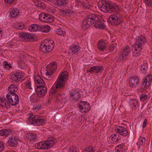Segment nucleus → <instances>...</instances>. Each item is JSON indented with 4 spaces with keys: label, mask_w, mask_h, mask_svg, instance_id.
Returning <instances> with one entry per match:
<instances>
[{
    "label": "nucleus",
    "mask_w": 152,
    "mask_h": 152,
    "mask_svg": "<svg viewBox=\"0 0 152 152\" xmlns=\"http://www.w3.org/2000/svg\"><path fill=\"white\" fill-rule=\"evenodd\" d=\"M17 87L11 85L8 87L9 92L6 95L7 100L5 98L0 99V104L7 109L10 107V105L15 106L19 103V99L18 96L15 93L18 91Z\"/></svg>",
    "instance_id": "1"
},
{
    "label": "nucleus",
    "mask_w": 152,
    "mask_h": 152,
    "mask_svg": "<svg viewBox=\"0 0 152 152\" xmlns=\"http://www.w3.org/2000/svg\"><path fill=\"white\" fill-rule=\"evenodd\" d=\"M67 76V72H64L61 73L59 77H58L56 83L51 89L50 94L59 95L60 93L63 91Z\"/></svg>",
    "instance_id": "2"
},
{
    "label": "nucleus",
    "mask_w": 152,
    "mask_h": 152,
    "mask_svg": "<svg viewBox=\"0 0 152 152\" xmlns=\"http://www.w3.org/2000/svg\"><path fill=\"white\" fill-rule=\"evenodd\" d=\"M100 10L104 12H117L119 9L118 6L110 1H102L98 4Z\"/></svg>",
    "instance_id": "3"
},
{
    "label": "nucleus",
    "mask_w": 152,
    "mask_h": 152,
    "mask_svg": "<svg viewBox=\"0 0 152 152\" xmlns=\"http://www.w3.org/2000/svg\"><path fill=\"white\" fill-rule=\"evenodd\" d=\"M100 16L95 14H92L86 16L82 23L83 28L86 30L90 27L96 21L99 20Z\"/></svg>",
    "instance_id": "4"
},
{
    "label": "nucleus",
    "mask_w": 152,
    "mask_h": 152,
    "mask_svg": "<svg viewBox=\"0 0 152 152\" xmlns=\"http://www.w3.org/2000/svg\"><path fill=\"white\" fill-rule=\"evenodd\" d=\"M57 140L53 137L48 138L47 140L43 142H37L35 145L36 148L39 149H48L56 143Z\"/></svg>",
    "instance_id": "5"
},
{
    "label": "nucleus",
    "mask_w": 152,
    "mask_h": 152,
    "mask_svg": "<svg viewBox=\"0 0 152 152\" xmlns=\"http://www.w3.org/2000/svg\"><path fill=\"white\" fill-rule=\"evenodd\" d=\"M28 121L31 124L35 126H40L45 124L47 121L46 119L40 115L32 114L29 117Z\"/></svg>",
    "instance_id": "6"
},
{
    "label": "nucleus",
    "mask_w": 152,
    "mask_h": 152,
    "mask_svg": "<svg viewBox=\"0 0 152 152\" xmlns=\"http://www.w3.org/2000/svg\"><path fill=\"white\" fill-rule=\"evenodd\" d=\"M54 47L53 40L46 39L45 42L42 43L40 46V50L44 53H47L51 51Z\"/></svg>",
    "instance_id": "7"
},
{
    "label": "nucleus",
    "mask_w": 152,
    "mask_h": 152,
    "mask_svg": "<svg viewBox=\"0 0 152 152\" xmlns=\"http://www.w3.org/2000/svg\"><path fill=\"white\" fill-rule=\"evenodd\" d=\"M152 82V75L148 74L147 76L143 79V80L141 83V89L145 90L149 87Z\"/></svg>",
    "instance_id": "8"
},
{
    "label": "nucleus",
    "mask_w": 152,
    "mask_h": 152,
    "mask_svg": "<svg viewBox=\"0 0 152 152\" xmlns=\"http://www.w3.org/2000/svg\"><path fill=\"white\" fill-rule=\"evenodd\" d=\"M39 18L40 21L45 23H51L54 20V18L52 15L44 13H42L40 14Z\"/></svg>",
    "instance_id": "9"
},
{
    "label": "nucleus",
    "mask_w": 152,
    "mask_h": 152,
    "mask_svg": "<svg viewBox=\"0 0 152 152\" xmlns=\"http://www.w3.org/2000/svg\"><path fill=\"white\" fill-rule=\"evenodd\" d=\"M107 21L109 23L114 26L119 25L121 22L120 18L115 15L110 16L108 19Z\"/></svg>",
    "instance_id": "10"
},
{
    "label": "nucleus",
    "mask_w": 152,
    "mask_h": 152,
    "mask_svg": "<svg viewBox=\"0 0 152 152\" xmlns=\"http://www.w3.org/2000/svg\"><path fill=\"white\" fill-rule=\"evenodd\" d=\"M47 70L46 73L47 76H50L53 72L57 69V65L56 62H52L47 66Z\"/></svg>",
    "instance_id": "11"
},
{
    "label": "nucleus",
    "mask_w": 152,
    "mask_h": 152,
    "mask_svg": "<svg viewBox=\"0 0 152 152\" xmlns=\"http://www.w3.org/2000/svg\"><path fill=\"white\" fill-rule=\"evenodd\" d=\"M18 138L16 136H11L9 138L7 143V146L10 148L15 147L17 146Z\"/></svg>",
    "instance_id": "12"
},
{
    "label": "nucleus",
    "mask_w": 152,
    "mask_h": 152,
    "mask_svg": "<svg viewBox=\"0 0 152 152\" xmlns=\"http://www.w3.org/2000/svg\"><path fill=\"white\" fill-rule=\"evenodd\" d=\"M115 130L118 134L124 137L126 136L129 134L126 129L124 127L117 126L115 128Z\"/></svg>",
    "instance_id": "13"
},
{
    "label": "nucleus",
    "mask_w": 152,
    "mask_h": 152,
    "mask_svg": "<svg viewBox=\"0 0 152 152\" xmlns=\"http://www.w3.org/2000/svg\"><path fill=\"white\" fill-rule=\"evenodd\" d=\"M129 83L132 88H136L140 84L139 79L137 77H130Z\"/></svg>",
    "instance_id": "14"
},
{
    "label": "nucleus",
    "mask_w": 152,
    "mask_h": 152,
    "mask_svg": "<svg viewBox=\"0 0 152 152\" xmlns=\"http://www.w3.org/2000/svg\"><path fill=\"white\" fill-rule=\"evenodd\" d=\"M34 80L37 88H41L44 86V81L42 78L39 75L35 76Z\"/></svg>",
    "instance_id": "15"
},
{
    "label": "nucleus",
    "mask_w": 152,
    "mask_h": 152,
    "mask_svg": "<svg viewBox=\"0 0 152 152\" xmlns=\"http://www.w3.org/2000/svg\"><path fill=\"white\" fill-rule=\"evenodd\" d=\"M20 35L22 38L23 39L26 41H33L34 39L32 35H31L24 32L20 33Z\"/></svg>",
    "instance_id": "16"
},
{
    "label": "nucleus",
    "mask_w": 152,
    "mask_h": 152,
    "mask_svg": "<svg viewBox=\"0 0 152 152\" xmlns=\"http://www.w3.org/2000/svg\"><path fill=\"white\" fill-rule=\"evenodd\" d=\"M104 68L101 66H94L90 67L89 70H87V72H91L95 73L96 74L102 72Z\"/></svg>",
    "instance_id": "17"
},
{
    "label": "nucleus",
    "mask_w": 152,
    "mask_h": 152,
    "mask_svg": "<svg viewBox=\"0 0 152 152\" xmlns=\"http://www.w3.org/2000/svg\"><path fill=\"white\" fill-rule=\"evenodd\" d=\"M46 89L47 88L45 87L37 88L36 92L37 96L39 97H43L47 92Z\"/></svg>",
    "instance_id": "18"
},
{
    "label": "nucleus",
    "mask_w": 152,
    "mask_h": 152,
    "mask_svg": "<svg viewBox=\"0 0 152 152\" xmlns=\"http://www.w3.org/2000/svg\"><path fill=\"white\" fill-rule=\"evenodd\" d=\"M26 138L30 141V142H35L37 140V137L36 134L33 133H28L27 134Z\"/></svg>",
    "instance_id": "19"
},
{
    "label": "nucleus",
    "mask_w": 152,
    "mask_h": 152,
    "mask_svg": "<svg viewBox=\"0 0 152 152\" xmlns=\"http://www.w3.org/2000/svg\"><path fill=\"white\" fill-rule=\"evenodd\" d=\"M70 97L72 98V99L75 101H77L81 97V95L78 91H74L70 93Z\"/></svg>",
    "instance_id": "20"
},
{
    "label": "nucleus",
    "mask_w": 152,
    "mask_h": 152,
    "mask_svg": "<svg viewBox=\"0 0 152 152\" xmlns=\"http://www.w3.org/2000/svg\"><path fill=\"white\" fill-rule=\"evenodd\" d=\"M110 139L113 142V143L115 142L117 143L121 140V137L119 134L115 133L111 135Z\"/></svg>",
    "instance_id": "21"
},
{
    "label": "nucleus",
    "mask_w": 152,
    "mask_h": 152,
    "mask_svg": "<svg viewBox=\"0 0 152 152\" xmlns=\"http://www.w3.org/2000/svg\"><path fill=\"white\" fill-rule=\"evenodd\" d=\"M12 132V131L10 129H2L0 130V136L6 137L10 135Z\"/></svg>",
    "instance_id": "22"
},
{
    "label": "nucleus",
    "mask_w": 152,
    "mask_h": 152,
    "mask_svg": "<svg viewBox=\"0 0 152 152\" xmlns=\"http://www.w3.org/2000/svg\"><path fill=\"white\" fill-rule=\"evenodd\" d=\"M61 12L65 16H71L74 12L73 10L70 9L61 10Z\"/></svg>",
    "instance_id": "23"
},
{
    "label": "nucleus",
    "mask_w": 152,
    "mask_h": 152,
    "mask_svg": "<svg viewBox=\"0 0 152 152\" xmlns=\"http://www.w3.org/2000/svg\"><path fill=\"white\" fill-rule=\"evenodd\" d=\"M101 17L99 18V20L96 21L94 24V26L96 28H104V23L103 21L100 20Z\"/></svg>",
    "instance_id": "24"
},
{
    "label": "nucleus",
    "mask_w": 152,
    "mask_h": 152,
    "mask_svg": "<svg viewBox=\"0 0 152 152\" xmlns=\"http://www.w3.org/2000/svg\"><path fill=\"white\" fill-rule=\"evenodd\" d=\"M105 44L106 43L105 41H99L98 44V48L101 51L106 50V47H105Z\"/></svg>",
    "instance_id": "25"
},
{
    "label": "nucleus",
    "mask_w": 152,
    "mask_h": 152,
    "mask_svg": "<svg viewBox=\"0 0 152 152\" xmlns=\"http://www.w3.org/2000/svg\"><path fill=\"white\" fill-rule=\"evenodd\" d=\"M115 150V152H126V150L124 145L121 144L117 145Z\"/></svg>",
    "instance_id": "26"
},
{
    "label": "nucleus",
    "mask_w": 152,
    "mask_h": 152,
    "mask_svg": "<svg viewBox=\"0 0 152 152\" xmlns=\"http://www.w3.org/2000/svg\"><path fill=\"white\" fill-rule=\"evenodd\" d=\"M19 10L17 8H14L10 12L11 16L13 18H15L18 16L20 14Z\"/></svg>",
    "instance_id": "27"
},
{
    "label": "nucleus",
    "mask_w": 152,
    "mask_h": 152,
    "mask_svg": "<svg viewBox=\"0 0 152 152\" xmlns=\"http://www.w3.org/2000/svg\"><path fill=\"white\" fill-rule=\"evenodd\" d=\"M136 42L138 44H141L143 45L146 42V39L145 37L143 35H140L139 36L137 39Z\"/></svg>",
    "instance_id": "28"
},
{
    "label": "nucleus",
    "mask_w": 152,
    "mask_h": 152,
    "mask_svg": "<svg viewBox=\"0 0 152 152\" xmlns=\"http://www.w3.org/2000/svg\"><path fill=\"white\" fill-rule=\"evenodd\" d=\"M80 47L78 45L75 44L72 45L71 46V53L73 54H75L77 53L80 49Z\"/></svg>",
    "instance_id": "29"
},
{
    "label": "nucleus",
    "mask_w": 152,
    "mask_h": 152,
    "mask_svg": "<svg viewBox=\"0 0 152 152\" xmlns=\"http://www.w3.org/2000/svg\"><path fill=\"white\" fill-rule=\"evenodd\" d=\"M130 48L129 47L127 46L126 47L124 48L123 51L121 53L123 55H126V57H128L130 56Z\"/></svg>",
    "instance_id": "30"
},
{
    "label": "nucleus",
    "mask_w": 152,
    "mask_h": 152,
    "mask_svg": "<svg viewBox=\"0 0 152 152\" xmlns=\"http://www.w3.org/2000/svg\"><path fill=\"white\" fill-rule=\"evenodd\" d=\"M80 109L81 110H82L84 109L85 110L84 111L85 112L87 113L88 112L90 109V106L89 104L87 102H86L85 105H83V106L81 107L80 106Z\"/></svg>",
    "instance_id": "31"
},
{
    "label": "nucleus",
    "mask_w": 152,
    "mask_h": 152,
    "mask_svg": "<svg viewBox=\"0 0 152 152\" xmlns=\"http://www.w3.org/2000/svg\"><path fill=\"white\" fill-rule=\"evenodd\" d=\"M147 64H143L141 65L140 67V70L143 73H146L147 72Z\"/></svg>",
    "instance_id": "32"
},
{
    "label": "nucleus",
    "mask_w": 152,
    "mask_h": 152,
    "mask_svg": "<svg viewBox=\"0 0 152 152\" xmlns=\"http://www.w3.org/2000/svg\"><path fill=\"white\" fill-rule=\"evenodd\" d=\"M42 29H41V31L45 32L48 33L49 32L50 30V27L48 25H44L42 26Z\"/></svg>",
    "instance_id": "33"
},
{
    "label": "nucleus",
    "mask_w": 152,
    "mask_h": 152,
    "mask_svg": "<svg viewBox=\"0 0 152 152\" xmlns=\"http://www.w3.org/2000/svg\"><path fill=\"white\" fill-rule=\"evenodd\" d=\"M143 47V45H141V44H138L137 42L136 43H135L133 45V47H134V50H139V49H141V51Z\"/></svg>",
    "instance_id": "34"
},
{
    "label": "nucleus",
    "mask_w": 152,
    "mask_h": 152,
    "mask_svg": "<svg viewBox=\"0 0 152 152\" xmlns=\"http://www.w3.org/2000/svg\"><path fill=\"white\" fill-rule=\"evenodd\" d=\"M41 108V105L39 102H37L36 104H34L33 105V108L32 109L34 111L37 112V110H39Z\"/></svg>",
    "instance_id": "35"
},
{
    "label": "nucleus",
    "mask_w": 152,
    "mask_h": 152,
    "mask_svg": "<svg viewBox=\"0 0 152 152\" xmlns=\"http://www.w3.org/2000/svg\"><path fill=\"white\" fill-rule=\"evenodd\" d=\"M3 67L4 68V70H8L10 68H12L11 65L10 63L8 64L6 61H4L3 62Z\"/></svg>",
    "instance_id": "36"
},
{
    "label": "nucleus",
    "mask_w": 152,
    "mask_h": 152,
    "mask_svg": "<svg viewBox=\"0 0 152 152\" xmlns=\"http://www.w3.org/2000/svg\"><path fill=\"white\" fill-rule=\"evenodd\" d=\"M66 0H57L56 3L59 6H64L66 4Z\"/></svg>",
    "instance_id": "37"
},
{
    "label": "nucleus",
    "mask_w": 152,
    "mask_h": 152,
    "mask_svg": "<svg viewBox=\"0 0 152 152\" xmlns=\"http://www.w3.org/2000/svg\"><path fill=\"white\" fill-rule=\"evenodd\" d=\"M55 32L58 35L60 36L66 33L64 30L60 28L56 30Z\"/></svg>",
    "instance_id": "38"
},
{
    "label": "nucleus",
    "mask_w": 152,
    "mask_h": 152,
    "mask_svg": "<svg viewBox=\"0 0 152 152\" xmlns=\"http://www.w3.org/2000/svg\"><path fill=\"white\" fill-rule=\"evenodd\" d=\"M126 57V55H123L121 53L120 55L116 58V60L117 62L120 61H121L123 60L124 58Z\"/></svg>",
    "instance_id": "39"
},
{
    "label": "nucleus",
    "mask_w": 152,
    "mask_h": 152,
    "mask_svg": "<svg viewBox=\"0 0 152 152\" xmlns=\"http://www.w3.org/2000/svg\"><path fill=\"white\" fill-rule=\"evenodd\" d=\"M29 30L31 32L37 31L36 24H33L30 26L29 28Z\"/></svg>",
    "instance_id": "40"
},
{
    "label": "nucleus",
    "mask_w": 152,
    "mask_h": 152,
    "mask_svg": "<svg viewBox=\"0 0 152 152\" xmlns=\"http://www.w3.org/2000/svg\"><path fill=\"white\" fill-rule=\"evenodd\" d=\"M148 97V95H147L142 94L141 95L140 97V99L142 101H143L145 100Z\"/></svg>",
    "instance_id": "41"
},
{
    "label": "nucleus",
    "mask_w": 152,
    "mask_h": 152,
    "mask_svg": "<svg viewBox=\"0 0 152 152\" xmlns=\"http://www.w3.org/2000/svg\"><path fill=\"white\" fill-rule=\"evenodd\" d=\"M141 51V49L138 50H135L133 53V55L135 57L138 56L140 54Z\"/></svg>",
    "instance_id": "42"
},
{
    "label": "nucleus",
    "mask_w": 152,
    "mask_h": 152,
    "mask_svg": "<svg viewBox=\"0 0 152 152\" xmlns=\"http://www.w3.org/2000/svg\"><path fill=\"white\" fill-rule=\"evenodd\" d=\"M11 81L15 83H18L20 80L14 75H12L11 77Z\"/></svg>",
    "instance_id": "43"
},
{
    "label": "nucleus",
    "mask_w": 152,
    "mask_h": 152,
    "mask_svg": "<svg viewBox=\"0 0 152 152\" xmlns=\"http://www.w3.org/2000/svg\"><path fill=\"white\" fill-rule=\"evenodd\" d=\"M21 73L20 72H16L14 74V75L15 76L17 79H18L19 80L21 78Z\"/></svg>",
    "instance_id": "44"
},
{
    "label": "nucleus",
    "mask_w": 152,
    "mask_h": 152,
    "mask_svg": "<svg viewBox=\"0 0 152 152\" xmlns=\"http://www.w3.org/2000/svg\"><path fill=\"white\" fill-rule=\"evenodd\" d=\"M116 44H112L109 47V50L110 51L112 52L114 51V48L116 46Z\"/></svg>",
    "instance_id": "45"
},
{
    "label": "nucleus",
    "mask_w": 152,
    "mask_h": 152,
    "mask_svg": "<svg viewBox=\"0 0 152 152\" xmlns=\"http://www.w3.org/2000/svg\"><path fill=\"white\" fill-rule=\"evenodd\" d=\"M147 5L149 7H151L152 4V0H145Z\"/></svg>",
    "instance_id": "46"
},
{
    "label": "nucleus",
    "mask_w": 152,
    "mask_h": 152,
    "mask_svg": "<svg viewBox=\"0 0 152 152\" xmlns=\"http://www.w3.org/2000/svg\"><path fill=\"white\" fill-rule=\"evenodd\" d=\"M4 148V144L2 141H0V152L2 151Z\"/></svg>",
    "instance_id": "47"
},
{
    "label": "nucleus",
    "mask_w": 152,
    "mask_h": 152,
    "mask_svg": "<svg viewBox=\"0 0 152 152\" xmlns=\"http://www.w3.org/2000/svg\"><path fill=\"white\" fill-rule=\"evenodd\" d=\"M138 103V101L137 100H136V99H133L132 100L131 102V103L133 105L134 107H136V106L137 105Z\"/></svg>",
    "instance_id": "48"
},
{
    "label": "nucleus",
    "mask_w": 152,
    "mask_h": 152,
    "mask_svg": "<svg viewBox=\"0 0 152 152\" xmlns=\"http://www.w3.org/2000/svg\"><path fill=\"white\" fill-rule=\"evenodd\" d=\"M69 152H78L76 150V148L75 147H72L70 148L69 150Z\"/></svg>",
    "instance_id": "49"
},
{
    "label": "nucleus",
    "mask_w": 152,
    "mask_h": 152,
    "mask_svg": "<svg viewBox=\"0 0 152 152\" xmlns=\"http://www.w3.org/2000/svg\"><path fill=\"white\" fill-rule=\"evenodd\" d=\"M30 99L31 102L33 104L35 103H37V102H38L37 99H35L34 98H33L32 97H31Z\"/></svg>",
    "instance_id": "50"
},
{
    "label": "nucleus",
    "mask_w": 152,
    "mask_h": 152,
    "mask_svg": "<svg viewBox=\"0 0 152 152\" xmlns=\"http://www.w3.org/2000/svg\"><path fill=\"white\" fill-rule=\"evenodd\" d=\"M36 27L37 31H41V29H42V26H41L38 24H36Z\"/></svg>",
    "instance_id": "51"
},
{
    "label": "nucleus",
    "mask_w": 152,
    "mask_h": 152,
    "mask_svg": "<svg viewBox=\"0 0 152 152\" xmlns=\"http://www.w3.org/2000/svg\"><path fill=\"white\" fill-rule=\"evenodd\" d=\"M15 0H4L6 2L11 4L13 3Z\"/></svg>",
    "instance_id": "52"
},
{
    "label": "nucleus",
    "mask_w": 152,
    "mask_h": 152,
    "mask_svg": "<svg viewBox=\"0 0 152 152\" xmlns=\"http://www.w3.org/2000/svg\"><path fill=\"white\" fill-rule=\"evenodd\" d=\"M86 103V102L81 101L80 102V103L81 104H79V107L80 108V107L81 106V107L82 106L83 107V105H85Z\"/></svg>",
    "instance_id": "53"
},
{
    "label": "nucleus",
    "mask_w": 152,
    "mask_h": 152,
    "mask_svg": "<svg viewBox=\"0 0 152 152\" xmlns=\"http://www.w3.org/2000/svg\"><path fill=\"white\" fill-rule=\"evenodd\" d=\"M83 7L86 9H88L89 8L90 6L88 4L86 3L85 4L84 3L83 5Z\"/></svg>",
    "instance_id": "54"
},
{
    "label": "nucleus",
    "mask_w": 152,
    "mask_h": 152,
    "mask_svg": "<svg viewBox=\"0 0 152 152\" xmlns=\"http://www.w3.org/2000/svg\"><path fill=\"white\" fill-rule=\"evenodd\" d=\"M147 122V119H145L143 124L142 127L143 128H144L146 126Z\"/></svg>",
    "instance_id": "55"
},
{
    "label": "nucleus",
    "mask_w": 152,
    "mask_h": 152,
    "mask_svg": "<svg viewBox=\"0 0 152 152\" xmlns=\"http://www.w3.org/2000/svg\"><path fill=\"white\" fill-rule=\"evenodd\" d=\"M145 138L144 137H141L139 139L140 141L142 143L145 142Z\"/></svg>",
    "instance_id": "56"
},
{
    "label": "nucleus",
    "mask_w": 152,
    "mask_h": 152,
    "mask_svg": "<svg viewBox=\"0 0 152 152\" xmlns=\"http://www.w3.org/2000/svg\"><path fill=\"white\" fill-rule=\"evenodd\" d=\"M137 147H138V149H140V142H137Z\"/></svg>",
    "instance_id": "57"
},
{
    "label": "nucleus",
    "mask_w": 152,
    "mask_h": 152,
    "mask_svg": "<svg viewBox=\"0 0 152 152\" xmlns=\"http://www.w3.org/2000/svg\"><path fill=\"white\" fill-rule=\"evenodd\" d=\"M26 85L27 86H28V87H29V86H31V83L30 82H28L26 84Z\"/></svg>",
    "instance_id": "58"
},
{
    "label": "nucleus",
    "mask_w": 152,
    "mask_h": 152,
    "mask_svg": "<svg viewBox=\"0 0 152 152\" xmlns=\"http://www.w3.org/2000/svg\"><path fill=\"white\" fill-rule=\"evenodd\" d=\"M92 149V147H91V146H89V147L87 148H86V150H91V149Z\"/></svg>",
    "instance_id": "59"
},
{
    "label": "nucleus",
    "mask_w": 152,
    "mask_h": 152,
    "mask_svg": "<svg viewBox=\"0 0 152 152\" xmlns=\"http://www.w3.org/2000/svg\"><path fill=\"white\" fill-rule=\"evenodd\" d=\"M17 29H22V28H21V26H18L17 27Z\"/></svg>",
    "instance_id": "60"
},
{
    "label": "nucleus",
    "mask_w": 152,
    "mask_h": 152,
    "mask_svg": "<svg viewBox=\"0 0 152 152\" xmlns=\"http://www.w3.org/2000/svg\"><path fill=\"white\" fill-rule=\"evenodd\" d=\"M2 31L1 30H0V37L2 36Z\"/></svg>",
    "instance_id": "61"
},
{
    "label": "nucleus",
    "mask_w": 152,
    "mask_h": 152,
    "mask_svg": "<svg viewBox=\"0 0 152 152\" xmlns=\"http://www.w3.org/2000/svg\"><path fill=\"white\" fill-rule=\"evenodd\" d=\"M86 152H91V150H86Z\"/></svg>",
    "instance_id": "62"
},
{
    "label": "nucleus",
    "mask_w": 152,
    "mask_h": 152,
    "mask_svg": "<svg viewBox=\"0 0 152 152\" xmlns=\"http://www.w3.org/2000/svg\"><path fill=\"white\" fill-rule=\"evenodd\" d=\"M38 7H40L41 8H42V7H43L42 6H41V4H39L38 5Z\"/></svg>",
    "instance_id": "63"
},
{
    "label": "nucleus",
    "mask_w": 152,
    "mask_h": 152,
    "mask_svg": "<svg viewBox=\"0 0 152 152\" xmlns=\"http://www.w3.org/2000/svg\"><path fill=\"white\" fill-rule=\"evenodd\" d=\"M91 152H95V150L93 149V148L91 150Z\"/></svg>",
    "instance_id": "64"
}]
</instances>
